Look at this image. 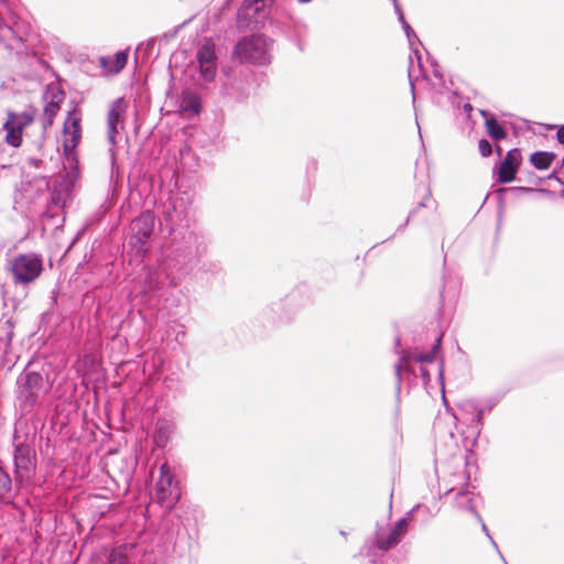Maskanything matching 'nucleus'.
<instances>
[{"label": "nucleus", "instance_id": "nucleus-13", "mask_svg": "<svg viewBox=\"0 0 564 564\" xmlns=\"http://www.w3.org/2000/svg\"><path fill=\"white\" fill-rule=\"evenodd\" d=\"M128 62V54L124 51L118 52L115 56H102L99 58V65L105 75H115L120 73Z\"/></svg>", "mask_w": 564, "mask_h": 564}, {"label": "nucleus", "instance_id": "nucleus-21", "mask_svg": "<svg viewBox=\"0 0 564 564\" xmlns=\"http://www.w3.org/2000/svg\"><path fill=\"white\" fill-rule=\"evenodd\" d=\"M42 376L37 372H30L26 375L25 387L30 390L39 388L42 384Z\"/></svg>", "mask_w": 564, "mask_h": 564}, {"label": "nucleus", "instance_id": "nucleus-2", "mask_svg": "<svg viewBox=\"0 0 564 564\" xmlns=\"http://www.w3.org/2000/svg\"><path fill=\"white\" fill-rule=\"evenodd\" d=\"M42 271V260L35 254H19L12 259L10 264V272L14 278V282L19 284H28L35 281Z\"/></svg>", "mask_w": 564, "mask_h": 564}, {"label": "nucleus", "instance_id": "nucleus-12", "mask_svg": "<svg viewBox=\"0 0 564 564\" xmlns=\"http://www.w3.org/2000/svg\"><path fill=\"white\" fill-rule=\"evenodd\" d=\"M267 0H245L242 8L238 12V26L247 28L248 22L245 20L256 19L257 15L264 9Z\"/></svg>", "mask_w": 564, "mask_h": 564}, {"label": "nucleus", "instance_id": "nucleus-22", "mask_svg": "<svg viewBox=\"0 0 564 564\" xmlns=\"http://www.w3.org/2000/svg\"><path fill=\"white\" fill-rule=\"evenodd\" d=\"M399 415H400V408H399V404L395 403L392 409H391V412L389 413V417H388V422H389V425L391 426L392 430L397 431L398 430V424H399Z\"/></svg>", "mask_w": 564, "mask_h": 564}, {"label": "nucleus", "instance_id": "nucleus-6", "mask_svg": "<svg viewBox=\"0 0 564 564\" xmlns=\"http://www.w3.org/2000/svg\"><path fill=\"white\" fill-rule=\"evenodd\" d=\"M15 480H30L35 471V453L28 444H18L14 449Z\"/></svg>", "mask_w": 564, "mask_h": 564}, {"label": "nucleus", "instance_id": "nucleus-5", "mask_svg": "<svg viewBox=\"0 0 564 564\" xmlns=\"http://www.w3.org/2000/svg\"><path fill=\"white\" fill-rule=\"evenodd\" d=\"M199 75L205 82H213L217 74L216 44L210 37L204 39L196 53Z\"/></svg>", "mask_w": 564, "mask_h": 564}, {"label": "nucleus", "instance_id": "nucleus-24", "mask_svg": "<svg viewBox=\"0 0 564 564\" xmlns=\"http://www.w3.org/2000/svg\"><path fill=\"white\" fill-rule=\"evenodd\" d=\"M556 138H557V141H558L561 144H564V126H562V127L557 130Z\"/></svg>", "mask_w": 564, "mask_h": 564}, {"label": "nucleus", "instance_id": "nucleus-28", "mask_svg": "<svg viewBox=\"0 0 564 564\" xmlns=\"http://www.w3.org/2000/svg\"><path fill=\"white\" fill-rule=\"evenodd\" d=\"M400 369H401V366H397V372L399 373L400 372Z\"/></svg>", "mask_w": 564, "mask_h": 564}, {"label": "nucleus", "instance_id": "nucleus-15", "mask_svg": "<svg viewBox=\"0 0 564 564\" xmlns=\"http://www.w3.org/2000/svg\"><path fill=\"white\" fill-rule=\"evenodd\" d=\"M555 159L556 154L553 152L539 151L531 154L530 162L536 170H546Z\"/></svg>", "mask_w": 564, "mask_h": 564}, {"label": "nucleus", "instance_id": "nucleus-14", "mask_svg": "<svg viewBox=\"0 0 564 564\" xmlns=\"http://www.w3.org/2000/svg\"><path fill=\"white\" fill-rule=\"evenodd\" d=\"M126 109L127 105L122 98L115 100L111 105L107 117L109 137L111 140L115 139V135L118 132L117 124L122 121Z\"/></svg>", "mask_w": 564, "mask_h": 564}, {"label": "nucleus", "instance_id": "nucleus-8", "mask_svg": "<svg viewBox=\"0 0 564 564\" xmlns=\"http://www.w3.org/2000/svg\"><path fill=\"white\" fill-rule=\"evenodd\" d=\"M522 163L521 151L517 148L507 152L505 159L498 165V182L501 184L514 181L517 172Z\"/></svg>", "mask_w": 564, "mask_h": 564}, {"label": "nucleus", "instance_id": "nucleus-23", "mask_svg": "<svg viewBox=\"0 0 564 564\" xmlns=\"http://www.w3.org/2000/svg\"><path fill=\"white\" fill-rule=\"evenodd\" d=\"M478 149L480 154L485 158L489 156L492 152V147L486 139H481L478 142Z\"/></svg>", "mask_w": 564, "mask_h": 564}, {"label": "nucleus", "instance_id": "nucleus-19", "mask_svg": "<svg viewBox=\"0 0 564 564\" xmlns=\"http://www.w3.org/2000/svg\"><path fill=\"white\" fill-rule=\"evenodd\" d=\"M12 489V480L9 474L0 466V499L9 496Z\"/></svg>", "mask_w": 564, "mask_h": 564}, {"label": "nucleus", "instance_id": "nucleus-27", "mask_svg": "<svg viewBox=\"0 0 564 564\" xmlns=\"http://www.w3.org/2000/svg\"><path fill=\"white\" fill-rule=\"evenodd\" d=\"M37 148L41 150L43 148V139L37 143Z\"/></svg>", "mask_w": 564, "mask_h": 564}, {"label": "nucleus", "instance_id": "nucleus-9", "mask_svg": "<svg viewBox=\"0 0 564 564\" xmlns=\"http://www.w3.org/2000/svg\"><path fill=\"white\" fill-rule=\"evenodd\" d=\"M154 229V215L151 212L143 213L131 223L130 230L138 242L144 243Z\"/></svg>", "mask_w": 564, "mask_h": 564}, {"label": "nucleus", "instance_id": "nucleus-7", "mask_svg": "<svg viewBox=\"0 0 564 564\" xmlns=\"http://www.w3.org/2000/svg\"><path fill=\"white\" fill-rule=\"evenodd\" d=\"M80 116L76 110L68 113L63 129V149L70 154L82 139Z\"/></svg>", "mask_w": 564, "mask_h": 564}, {"label": "nucleus", "instance_id": "nucleus-20", "mask_svg": "<svg viewBox=\"0 0 564 564\" xmlns=\"http://www.w3.org/2000/svg\"><path fill=\"white\" fill-rule=\"evenodd\" d=\"M441 339L437 340V343L434 345L433 349L430 352L426 354H414L413 360L420 364L425 362H433L437 352V349L440 347Z\"/></svg>", "mask_w": 564, "mask_h": 564}, {"label": "nucleus", "instance_id": "nucleus-1", "mask_svg": "<svg viewBox=\"0 0 564 564\" xmlns=\"http://www.w3.org/2000/svg\"><path fill=\"white\" fill-rule=\"evenodd\" d=\"M270 41L262 34L242 37L234 48V55L241 63L264 65L270 58Z\"/></svg>", "mask_w": 564, "mask_h": 564}, {"label": "nucleus", "instance_id": "nucleus-26", "mask_svg": "<svg viewBox=\"0 0 564 564\" xmlns=\"http://www.w3.org/2000/svg\"><path fill=\"white\" fill-rule=\"evenodd\" d=\"M496 151H497V153L500 155V154H501V152H502L501 147H500V145H497V147H496Z\"/></svg>", "mask_w": 564, "mask_h": 564}, {"label": "nucleus", "instance_id": "nucleus-17", "mask_svg": "<svg viewBox=\"0 0 564 564\" xmlns=\"http://www.w3.org/2000/svg\"><path fill=\"white\" fill-rule=\"evenodd\" d=\"M59 111V100L48 102L43 111V129L46 130L54 122L56 115Z\"/></svg>", "mask_w": 564, "mask_h": 564}, {"label": "nucleus", "instance_id": "nucleus-4", "mask_svg": "<svg viewBox=\"0 0 564 564\" xmlns=\"http://www.w3.org/2000/svg\"><path fill=\"white\" fill-rule=\"evenodd\" d=\"M34 120H35L34 112L8 111L7 120L3 123V130L6 131V138H4L6 143L13 148H20L23 142L24 129L30 127L34 122Z\"/></svg>", "mask_w": 564, "mask_h": 564}, {"label": "nucleus", "instance_id": "nucleus-10", "mask_svg": "<svg viewBox=\"0 0 564 564\" xmlns=\"http://www.w3.org/2000/svg\"><path fill=\"white\" fill-rule=\"evenodd\" d=\"M178 108L187 118L198 116L202 111V99L195 91L185 89L181 94Z\"/></svg>", "mask_w": 564, "mask_h": 564}, {"label": "nucleus", "instance_id": "nucleus-16", "mask_svg": "<svg viewBox=\"0 0 564 564\" xmlns=\"http://www.w3.org/2000/svg\"><path fill=\"white\" fill-rule=\"evenodd\" d=\"M487 133L495 140H502L507 137L506 130L496 118L487 119L485 122Z\"/></svg>", "mask_w": 564, "mask_h": 564}, {"label": "nucleus", "instance_id": "nucleus-11", "mask_svg": "<svg viewBox=\"0 0 564 564\" xmlns=\"http://www.w3.org/2000/svg\"><path fill=\"white\" fill-rule=\"evenodd\" d=\"M408 531V521L406 519H400L395 527L389 532L387 538L378 536L377 546L380 550L388 551L394 545H397L401 539L405 535Z\"/></svg>", "mask_w": 564, "mask_h": 564}, {"label": "nucleus", "instance_id": "nucleus-18", "mask_svg": "<svg viewBox=\"0 0 564 564\" xmlns=\"http://www.w3.org/2000/svg\"><path fill=\"white\" fill-rule=\"evenodd\" d=\"M133 545H120L111 551L107 564H126L128 560V550H132Z\"/></svg>", "mask_w": 564, "mask_h": 564}, {"label": "nucleus", "instance_id": "nucleus-3", "mask_svg": "<svg viewBox=\"0 0 564 564\" xmlns=\"http://www.w3.org/2000/svg\"><path fill=\"white\" fill-rule=\"evenodd\" d=\"M180 497L178 484L174 480L170 466L163 464L155 484V500L161 507L171 510L180 500Z\"/></svg>", "mask_w": 564, "mask_h": 564}, {"label": "nucleus", "instance_id": "nucleus-25", "mask_svg": "<svg viewBox=\"0 0 564 564\" xmlns=\"http://www.w3.org/2000/svg\"><path fill=\"white\" fill-rule=\"evenodd\" d=\"M28 162L30 163V165H32V166H34V167H37V166H39V164H40V162H41V160H39V159H34V158H30V159L28 160Z\"/></svg>", "mask_w": 564, "mask_h": 564}]
</instances>
